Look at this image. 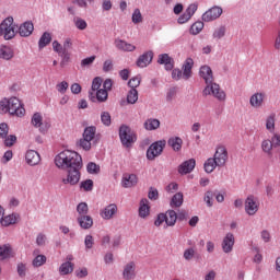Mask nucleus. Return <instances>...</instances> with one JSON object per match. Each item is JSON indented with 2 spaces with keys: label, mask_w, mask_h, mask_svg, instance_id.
I'll list each match as a JSON object with an SVG mask.
<instances>
[{
  "label": "nucleus",
  "mask_w": 280,
  "mask_h": 280,
  "mask_svg": "<svg viewBox=\"0 0 280 280\" xmlns=\"http://www.w3.org/2000/svg\"><path fill=\"white\" fill-rule=\"evenodd\" d=\"M199 77L205 81L206 88L202 91L203 97L213 95L219 102L226 100V93L220 89V84L214 82L213 70L208 65H203L199 69Z\"/></svg>",
  "instance_id": "nucleus-1"
},
{
  "label": "nucleus",
  "mask_w": 280,
  "mask_h": 280,
  "mask_svg": "<svg viewBox=\"0 0 280 280\" xmlns=\"http://www.w3.org/2000/svg\"><path fill=\"white\" fill-rule=\"evenodd\" d=\"M55 164L58 170L82 168V155L72 150H65L55 158Z\"/></svg>",
  "instance_id": "nucleus-2"
},
{
  "label": "nucleus",
  "mask_w": 280,
  "mask_h": 280,
  "mask_svg": "<svg viewBox=\"0 0 280 280\" xmlns=\"http://www.w3.org/2000/svg\"><path fill=\"white\" fill-rule=\"evenodd\" d=\"M5 113H10L15 117H23L25 115V107H23L18 97L3 98L0 101V115H5Z\"/></svg>",
  "instance_id": "nucleus-3"
},
{
  "label": "nucleus",
  "mask_w": 280,
  "mask_h": 280,
  "mask_svg": "<svg viewBox=\"0 0 280 280\" xmlns=\"http://www.w3.org/2000/svg\"><path fill=\"white\" fill-rule=\"evenodd\" d=\"M66 174L61 177L62 185L67 187H75L82 178V173L78 166H70V168H63Z\"/></svg>",
  "instance_id": "nucleus-4"
},
{
  "label": "nucleus",
  "mask_w": 280,
  "mask_h": 280,
  "mask_svg": "<svg viewBox=\"0 0 280 280\" xmlns=\"http://www.w3.org/2000/svg\"><path fill=\"white\" fill-rule=\"evenodd\" d=\"M118 135L120 143L124 145V148H132V144L137 141V135L127 125H121L119 127Z\"/></svg>",
  "instance_id": "nucleus-5"
},
{
  "label": "nucleus",
  "mask_w": 280,
  "mask_h": 280,
  "mask_svg": "<svg viewBox=\"0 0 280 280\" xmlns=\"http://www.w3.org/2000/svg\"><path fill=\"white\" fill-rule=\"evenodd\" d=\"M0 36H3L4 40H12V38L16 36V25H14V18L9 16L1 22Z\"/></svg>",
  "instance_id": "nucleus-6"
},
{
  "label": "nucleus",
  "mask_w": 280,
  "mask_h": 280,
  "mask_svg": "<svg viewBox=\"0 0 280 280\" xmlns=\"http://www.w3.org/2000/svg\"><path fill=\"white\" fill-rule=\"evenodd\" d=\"M165 140H159L156 142H153L147 150L148 161H154L156 156H161V154H163V150H165Z\"/></svg>",
  "instance_id": "nucleus-7"
},
{
  "label": "nucleus",
  "mask_w": 280,
  "mask_h": 280,
  "mask_svg": "<svg viewBox=\"0 0 280 280\" xmlns=\"http://www.w3.org/2000/svg\"><path fill=\"white\" fill-rule=\"evenodd\" d=\"M213 159L215 160L218 167H224V165H226V161H229V151H226V147H217Z\"/></svg>",
  "instance_id": "nucleus-8"
},
{
  "label": "nucleus",
  "mask_w": 280,
  "mask_h": 280,
  "mask_svg": "<svg viewBox=\"0 0 280 280\" xmlns=\"http://www.w3.org/2000/svg\"><path fill=\"white\" fill-rule=\"evenodd\" d=\"M31 124L34 126V128H39V132L45 135L47 130H49V125L47 122L43 121V115L40 113L33 114L31 118Z\"/></svg>",
  "instance_id": "nucleus-9"
},
{
  "label": "nucleus",
  "mask_w": 280,
  "mask_h": 280,
  "mask_svg": "<svg viewBox=\"0 0 280 280\" xmlns=\"http://www.w3.org/2000/svg\"><path fill=\"white\" fill-rule=\"evenodd\" d=\"M220 16H222V8L212 7L202 14L201 19L205 23H211V21H215V19H220Z\"/></svg>",
  "instance_id": "nucleus-10"
},
{
  "label": "nucleus",
  "mask_w": 280,
  "mask_h": 280,
  "mask_svg": "<svg viewBox=\"0 0 280 280\" xmlns=\"http://www.w3.org/2000/svg\"><path fill=\"white\" fill-rule=\"evenodd\" d=\"M233 246H235V235L229 232L223 237V241L221 243V248L223 253L229 254V253H233Z\"/></svg>",
  "instance_id": "nucleus-11"
},
{
  "label": "nucleus",
  "mask_w": 280,
  "mask_h": 280,
  "mask_svg": "<svg viewBox=\"0 0 280 280\" xmlns=\"http://www.w3.org/2000/svg\"><path fill=\"white\" fill-rule=\"evenodd\" d=\"M139 183V177L136 174L125 173L121 178V187L125 189H130L137 187Z\"/></svg>",
  "instance_id": "nucleus-12"
},
{
  "label": "nucleus",
  "mask_w": 280,
  "mask_h": 280,
  "mask_svg": "<svg viewBox=\"0 0 280 280\" xmlns=\"http://www.w3.org/2000/svg\"><path fill=\"white\" fill-rule=\"evenodd\" d=\"M259 211V206L255 200V196L249 195L245 200V212L247 215H255Z\"/></svg>",
  "instance_id": "nucleus-13"
},
{
  "label": "nucleus",
  "mask_w": 280,
  "mask_h": 280,
  "mask_svg": "<svg viewBox=\"0 0 280 280\" xmlns=\"http://www.w3.org/2000/svg\"><path fill=\"white\" fill-rule=\"evenodd\" d=\"M153 58L154 52L152 50L145 51L137 59L136 65L140 69H145V67L152 63Z\"/></svg>",
  "instance_id": "nucleus-14"
},
{
  "label": "nucleus",
  "mask_w": 280,
  "mask_h": 280,
  "mask_svg": "<svg viewBox=\"0 0 280 280\" xmlns=\"http://www.w3.org/2000/svg\"><path fill=\"white\" fill-rule=\"evenodd\" d=\"M137 277V265L135 261H129L127 265H125L122 270V279L125 280H132Z\"/></svg>",
  "instance_id": "nucleus-15"
},
{
  "label": "nucleus",
  "mask_w": 280,
  "mask_h": 280,
  "mask_svg": "<svg viewBox=\"0 0 280 280\" xmlns=\"http://www.w3.org/2000/svg\"><path fill=\"white\" fill-rule=\"evenodd\" d=\"M194 170H196V159L186 160L178 166V173L182 175L191 174Z\"/></svg>",
  "instance_id": "nucleus-16"
},
{
  "label": "nucleus",
  "mask_w": 280,
  "mask_h": 280,
  "mask_svg": "<svg viewBox=\"0 0 280 280\" xmlns=\"http://www.w3.org/2000/svg\"><path fill=\"white\" fill-rule=\"evenodd\" d=\"M191 69H194V59L191 57H188V58H186V60L184 61V63L182 66V72H183L184 80H189V78H191V75H192Z\"/></svg>",
  "instance_id": "nucleus-17"
},
{
  "label": "nucleus",
  "mask_w": 280,
  "mask_h": 280,
  "mask_svg": "<svg viewBox=\"0 0 280 280\" xmlns=\"http://www.w3.org/2000/svg\"><path fill=\"white\" fill-rule=\"evenodd\" d=\"M18 32L20 36H22V38H27V36H32V33L34 32V23H32L31 21L22 23L19 26Z\"/></svg>",
  "instance_id": "nucleus-18"
},
{
  "label": "nucleus",
  "mask_w": 280,
  "mask_h": 280,
  "mask_svg": "<svg viewBox=\"0 0 280 280\" xmlns=\"http://www.w3.org/2000/svg\"><path fill=\"white\" fill-rule=\"evenodd\" d=\"M158 63L164 65L166 71L174 69V59L168 54H161L158 57Z\"/></svg>",
  "instance_id": "nucleus-19"
},
{
  "label": "nucleus",
  "mask_w": 280,
  "mask_h": 280,
  "mask_svg": "<svg viewBox=\"0 0 280 280\" xmlns=\"http://www.w3.org/2000/svg\"><path fill=\"white\" fill-rule=\"evenodd\" d=\"M89 100H91V102H95V100H97V102H106V100H108V91L101 89L98 91L95 92H89Z\"/></svg>",
  "instance_id": "nucleus-20"
},
{
  "label": "nucleus",
  "mask_w": 280,
  "mask_h": 280,
  "mask_svg": "<svg viewBox=\"0 0 280 280\" xmlns=\"http://www.w3.org/2000/svg\"><path fill=\"white\" fill-rule=\"evenodd\" d=\"M266 97L265 93H255L249 98V104L253 108H261L264 106V98Z\"/></svg>",
  "instance_id": "nucleus-21"
},
{
  "label": "nucleus",
  "mask_w": 280,
  "mask_h": 280,
  "mask_svg": "<svg viewBox=\"0 0 280 280\" xmlns=\"http://www.w3.org/2000/svg\"><path fill=\"white\" fill-rule=\"evenodd\" d=\"M27 165L34 166L40 163V154L35 150H28L25 154Z\"/></svg>",
  "instance_id": "nucleus-22"
},
{
  "label": "nucleus",
  "mask_w": 280,
  "mask_h": 280,
  "mask_svg": "<svg viewBox=\"0 0 280 280\" xmlns=\"http://www.w3.org/2000/svg\"><path fill=\"white\" fill-rule=\"evenodd\" d=\"M114 44L119 51H135V49H137V46L124 39H115Z\"/></svg>",
  "instance_id": "nucleus-23"
},
{
  "label": "nucleus",
  "mask_w": 280,
  "mask_h": 280,
  "mask_svg": "<svg viewBox=\"0 0 280 280\" xmlns=\"http://www.w3.org/2000/svg\"><path fill=\"white\" fill-rule=\"evenodd\" d=\"M77 222L85 231L93 226V218L91 215H79Z\"/></svg>",
  "instance_id": "nucleus-24"
},
{
  "label": "nucleus",
  "mask_w": 280,
  "mask_h": 280,
  "mask_svg": "<svg viewBox=\"0 0 280 280\" xmlns=\"http://www.w3.org/2000/svg\"><path fill=\"white\" fill-rule=\"evenodd\" d=\"M115 213H117V205L110 203L103 209L101 215L104 220H110Z\"/></svg>",
  "instance_id": "nucleus-25"
},
{
  "label": "nucleus",
  "mask_w": 280,
  "mask_h": 280,
  "mask_svg": "<svg viewBox=\"0 0 280 280\" xmlns=\"http://www.w3.org/2000/svg\"><path fill=\"white\" fill-rule=\"evenodd\" d=\"M0 58L2 60H12L14 58V49L10 46H0Z\"/></svg>",
  "instance_id": "nucleus-26"
},
{
  "label": "nucleus",
  "mask_w": 280,
  "mask_h": 280,
  "mask_svg": "<svg viewBox=\"0 0 280 280\" xmlns=\"http://www.w3.org/2000/svg\"><path fill=\"white\" fill-rule=\"evenodd\" d=\"M150 215V201L144 198L140 201L139 218H148Z\"/></svg>",
  "instance_id": "nucleus-27"
},
{
  "label": "nucleus",
  "mask_w": 280,
  "mask_h": 280,
  "mask_svg": "<svg viewBox=\"0 0 280 280\" xmlns=\"http://www.w3.org/2000/svg\"><path fill=\"white\" fill-rule=\"evenodd\" d=\"M12 257V246L10 244L0 245V261H5Z\"/></svg>",
  "instance_id": "nucleus-28"
},
{
  "label": "nucleus",
  "mask_w": 280,
  "mask_h": 280,
  "mask_svg": "<svg viewBox=\"0 0 280 280\" xmlns=\"http://www.w3.org/2000/svg\"><path fill=\"white\" fill-rule=\"evenodd\" d=\"M167 144L174 152H180L183 148V139L180 137H172L168 139Z\"/></svg>",
  "instance_id": "nucleus-29"
},
{
  "label": "nucleus",
  "mask_w": 280,
  "mask_h": 280,
  "mask_svg": "<svg viewBox=\"0 0 280 280\" xmlns=\"http://www.w3.org/2000/svg\"><path fill=\"white\" fill-rule=\"evenodd\" d=\"M143 126L145 130H156L161 127V121L156 118H149L144 121Z\"/></svg>",
  "instance_id": "nucleus-30"
},
{
  "label": "nucleus",
  "mask_w": 280,
  "mask_h": 280,
  "mask_svg": "<svg viewBox=\"0 0 280 280\" xmlns=\"http://www.w3.org/2000/svg\"><path fill=\"white\" fill-rule=\"evenodd\" d=\"M217 167H218V162L214 160V158H209L203 163V170L207 174H211Z\"/></svg>",
  "instance_id": "nucleus-31"
},
{
  "label": "nucleus",
  "mask_w": 280,
  "mask_h": 280,
  "mask_svg": "<svg viewBox=\"0 0 280 280\" xmlns=\"http://www.w3.org/2000/svg\"><path fill=\"white\" fill-rule=\"evenodd\" d=\"M74 265L73 262H62L59 267V275L65 276V275H71L73 272Z\"/></svg>",
  "instance_id": "nucleus-32"
},
{
  "label": "nucleus",
  "mask_w": 280,
  "mask_h": 280,
  "mask_svg": "<svg viewBox=\"0 0 280 280\" xmlns=\"http://www.w3.org/2000/svg\"><path fill=\"white\" fill-rule=\"evenodd\" d=\"M49 43H51V33H49V32L43 33V35L40 36V38L38 40L39 49H45V47H47V45H49Z\"/></svg>",
  "instance_id": "nucleus-33"
},
{
  "label": "nucleus",
  "mask_w": 280,
  "mask_h": 280,
  "mask_svg": "<svg viewBox=\"0 0 280 280\" xmlns=\"http://www.w3.org/2000/svg\"><path fill=\"white\" fill-rule=\"evenodd\" d=\"M164 215H166V226H174L176 224V220H178L176 211L168 210Z\"/></svg>",
  "instance_id": "nucleus-34"
},
{
  "label": "nucleus",
  "mask_w": 280,
  "mask_h": 280,
  "mask_svg": "<svg viewBox=\"0 0 280 280\" xmlns=\"http://www.w3.org/2000/svg\"><path fill=\"white\" fill-rule=\"evenodd\" d=\"M139 101V91L130 89L127 93V104H137Z\"/></svg>",
  "instance_id": "nucleus-35"
},
{
  "label": "nucleus",
  "mask_w": 280,
  "mask_h": 280,
  "mask_svg": "<svg viewBox=\"0 0 280 280\" xmlns=\"http://www.w3.org/2000/svg\"><path fill=\"white\" fill-rule=\"evenodd\" d=\"M96 132H97V128L95 126L86 127L83 131V139L93 141V139H95Z\"/></svg>",
  "instance_id": "nucleus-36"
},
{
  "label": "nucleus",
  "mask_w": 280,
  "mask_h": 280,
  "mask_svg": "<svg viewBox=\"0 0 280 280\" xmlns=\"http://www.w3.org/2000/svg\"><path fill=\"white\" fill-rule=\"evenodd\" d=\"M224 36H226V26L225 25H221V26L217 27L212 34V38L214 40H220V39L224 38Z\"/></svg>",
  "instance_id": "nucleus-37"
},
{
  "label": "nucleus",
  "mask_w": 280,
  "mask_h": 280,
  "mask_svg": "<svg viewBox=\"0 0 280 280\" xmlns=\"http://www.w3.org/2000/svg\"><path fill=\"white\" fill-rule=\"evenodd\" d=\"M202 30H205V23L200 21L195 22L190 27V34H192V36H198V34H200Z\"/></svg>",
  "instance_id": "nucleus-38"
},
{
  "label": "nucleus",
  "mask_w": 280,
  "mask_h": 280,
  "mask_svg": "<svg viewBox=\"0 0 280 280\" xmlns=\"http://www.w3.org/2000/svg\"><path fill=\"white\" fill-rule=\"evenodd\" d=\"M2 226H10L12 224H16V214H9L2 218L0 222Z\"/></svg>",
  "instance_id": "nucleus-39"
},
{
  "label": "nucleus",
  "mask_w": 280,
  "mask_h": 280,
  "mask_svg": "<svg viewBox=\"0 0 280 280\" xmlns=\"http://www.w3.org/2000/svg\"><path fill=\"white\" fill-rule=\"evenodd\" d=\"M171 207H183V192H176L172 197Z\"/></svg>",
  "instance_id": "nucleus-40"
},
{
  "label": "nucleus",
  "mask_w": 280,
  "mask_h": 280,
  "mask_svg": "<svg viewBox=\"0 0 280 280\" xmlns=\"http://www.w3.org/2000/svg\"><path fill=\"white\" fill-rule=\"evenodd\" d=\"M45 264H47V256H45V255H37L33 259L34 268H40V266H45Z\"/></svg>",
  "instance_id": "nucleus-41"
},
{
  "label": "nucleus",
  "mask_w": 280,
  "mask_h": 280,
  "mask_svg": "<svg viewBox=\"0 0 280 280\" xmlns=\"http://www.w3.org/2000/svg\"><path fill=\"white\" fill-rule=\"evenodd\" d=\"M73 23H74L77 30L84 31V30H86V27H89V24L84 21V19H82L80 16H75L73 19Z\"/></svg>",
  "instance_id": "nucleus-42"
},
{
  "label": "nucleus",
  "mask_w": 280,
  "mask_h": 280,
  "mask_svg": "<svg viewBox=\"0 0 280 280\" xmlns=\"http://www.w3.org/2000/svg\"><path fill=\"white\" fill-rule=\"evenodd\" d=\"M272 142H270V139L262 140L261 142V150L265 152V154H272Z\"/></svg>",
  "instance_id": "nucleus-43"
},
{
  "label": "nucleus",
  "mask_w": 280,
  "mask_h": 280,
  "mask_svg": "<svg viewBox=\"0 0 280 280\" xmlns=\"http://www.w3.org/2000/svg\"><path fill=\"white\" fill-rule=\"evenodd\" d=\"M86 172L88 174H100V165H97L95 162H90L86 165Z\"/></svg>",
  "instance_id": "nucleus-44"
},
{
  "label": "nucleus",
  "mask_w": 280,
  "mask_h": 280,
  "mask_svg": "<svg viewBox=\"0 0 280 280\" xmlns=\"http://www.w3.org/2000/svg\"><path fill=\"white\" fill-rule=\"evenodd\" d=\"M178 94V86L170 88L166 93V102H173Z\"/></svg>",
  "instance_id": "nucleus-45"
},
{
  "label": "nucleus",
  "mask_w": 280,
  "mask_h": 280,
  "mask_svg": "<svg viewBox=\"0 0 280 280\" xmlns=\"http://www.w3.org/2000/svg\"><path fill=\"white\" fill-rule=\"evenodd\" d=\"M131 20H132V23H135V25L142 23L143 16L141 15V10L135 9Z\"/></svg>",
  "instance_id": "nucleus-46"
},
{
  "label": "nucleus",
  "mask_w": 280,
  "mask_h": 280,
  "mask_svg": "<svg viewBox=\"0 0 280 280\" xmlns=\"http://www.w3.org/2000/svg\"><path fill=\"white\" fill-rule=\"evenodd\" d=\"M80 188L84 191H93V179H85L80 183Z\"/></svg>",
  "instance_id": "nucleus-47"
},
{
  "label": "nucleus",
  "mask_w": 280,
  "mask_h": 280,
  "mask_svg": "<svg viewBox=\"0 0 280 280\" xmlns=\"http://www.w3.org/2000/svg\"><path fill=\"white\" fill-rule=\"evenodd\" d=\"M91 141L86 138H82L79 140L78 145L79 148H82V150H85L86 152H89V150H91Z\"/></svg>",
  "instance_id": "nucleus-48"
},
{
  "label": "nucleus",
  "mask_w": 280,
  "mask_h": 280,
  "mask_svg": "<svg viewBox=\"0 0 280 280\" xmlns=\"http://www.w3.org/2000/svg\"><path fill=\"white\" fill-rule=\"evenodd\" d=\"M77 212L79 215H86L89 213V205L86 202H80L77 206Z\"/></svg>",
  "instance_id": "nucleus-49"
},
{
  "label": "nucleus",
  "mask_w": 280,
  "mask_h": 280,
  "mask_svg": "<svg viewBox=\"0 0 280 280\" xmlns=\"http://www.w3.org/2000/svg\"><path fill=\"white\" fill-rule=\"evenodd\" d=\"M213 196H215V194L211 190H208L205 194L203 200H205L207 207H213Z\"/></svg>",
  "instance_id": "nucleus-50"
},
{
  "label": "nucleus",
  "mask_w": 280,
  "mask_h": 280,
  "mask_svg": "<svg viewBox=\"0 0 280 280\" xmlns=\"http://www.w3.org/2000/svg\"><path fill=\"white\" fill-rule=\"evenodd\" d=\"M194 257H196V249H194L192 247H189L184 250V259L186 261H191V259H194Z\"/></svg>",
  "instance_id": "nucleus-51"
},
{
  "label": "nucleus",
  "mask_w": 280,
  "mask_h": 280,
  "mask_svg": "<svg viewBox=\"0 0 280 280\" xmlns=\"http://www.w3.org/2000/svg\"><path fill=\"white\" fill-rule=\"evenodd\" d=\"M266 128L269 130V132H275V114L267 117Z\"/></svg>",
  "instance_id": "nucleus-52"
},
{
  "label": "nucleus",
  "mask_w": 280,
  "mask_h": 280,
  "mask_svg": "<svg viewBox=\"0 0 280 280\" xmlns=\"http://www.w3.org/2000/svg\"><path fill=\"white\" fill-rule=\"evenodd\" d=\"M101 121H102L103 126H107V127L110 126V124H112L110 113L103 112L101 114Z\"/></svg>",
  "instance_id": "nucleus-53"
},
{
  "label": "nucleus",
  "mask_w": 280,
  "mask_h": 280,
  "mask_svg": "<svg viewBox=\"0 0 280 280\" xmlns=\"http://www.w3.org/2000/svg\"><path fill=\"white\" fill-rule=\"evenodd\" d=\"M52 49L54 51H56V54H58V56H61L62 54L66 52L65 46L59 44L58 40L52 42Z\"/></svg>",
  "instance_id": "nucleus-54"
},
{
  "label": "nucleus",
  "mask_w": 280,
  "mask_h": 280,
  "mask_svg": "<svg viewBox=\"0 0 280 280\" xmlns=\"http://www.w3.org/2000/svg\"><path fill=\"white\" fill-rule=\"evenodd\" d=\"M4 139V145L5 148H12L14 143H16V137L14 135L7 136Z\"/></svg>",
  "instance_id": "nucleus-55"
},
{
  "label": "nucleus",
  "mask_w": 280,
  "mask_h": 280,
  "mask_svg": "<svg viewBox=\"0 0 280 280\" xmlns=\"http://www.w3.org/2000/svg\"><path fill=\"white\" fill-rule=\"evenodd\" d=\"M100 86H102V78L96 77L92 81V91H90V93H95V91H100Z\"/></svg>",
  "instance_id": "nucleus-56"
},
{
  "label": "nucleus",
  "mask_w": 280,
  "mask_h": 280,
  "mask_svg": "<svg viewBox=\"0 0 280 280\" xmlns=\"http://www.w3.org/2000/svg\"><path fill=\"white\" fill-rule=\"evenodd\" d=\"M8 132H10V127L5 122L0 124V139H5L8 137Z\"/></svg>",
  "instance_id": "nucleus-57"
},
{
  "label": "nucleus",
  "mask_w": 280,
  "mask_h": 280,
  "mask_svg": "<svg viewBox=\"0 0 280 280\" xmlns=\"http://www.w3.org/2000/svg\"><path fill=\"white\" fill-rule=\"evenodd\" d=\"M141 84V77H133L128 81L130 89H137Z\"/></svg>",
  "instance_id": "nucleus-58"
},
{
  "label": "nucleus",
  "mask_w": 280,
  "mask_h": 280,
  "mask_svg": "<svg viewBox=\"0 0 280 280\" xmlns=\"http://www.w3.org/2000/svg\"><path fill=\"white\" fill-rule=\"evenodd\" d=\"M197 11H198V3H191L186 9L185 13L191 19V16H194V14H196Z\"/></svg>",
  "instance_id": "nucleus-59"
},
{
  "label": "nucleus",
  "mask_w": 280,
  "mask_h": 280,
  "mask_svg": "<svg viewBox=\"0 0 280 280\" xmlns=\"http://www.w3.org/2000/svg\"><path fill=\"white\" fill-rule=\"evenodd\" d=\"M68 89H69V83L67 81H62L61 83L57 84V91L58 93H61V95H65Z\"/></svg>",
  "instance_id": "nucleus-60"
},
{
  "label": "nucleus",
  "mask_w": 280,
  "mask_h": 280,
  "mask_svg": "<svg viewBox=\"0 0 280 280\" xmlns=\"http://www.w3.org/2000/svg\"><path fill=\"white\" fill-rule=\"evenodd\" d=\"M85 248L86 250H91L93 248V245L95 244V241L93 240V235H86L84 240Z\"/></svg>",
  "instance_id": "nucleus-61"
},
{
  "label": "nucleus",
  "mask_w": 280,
  "mask_h": 280,
  "mask_svg": "<svg viewBox=\"0 0 280 280\" xmlns=\"http://www.w3.org/2000/svg\"><path fill=\"white\" fill-rule=\"evenodd\" d=\"M172 78L173 80H176V82H178V80L183 78V70H180V68L172 69Z\"/></svg>",
  "instance_id": "nucleus-62"
},
{
  "label": "nucleus",
  "mask_w": 280,
  "mask_h": 280,
  "mask_svg": "<svg viewBox=\"0 0 280 280\" xmlns=\"http://www.w3.org/2000/svg\"><path fill=\"white\" fill-rule=\"evenodd\" d=\"M148 198L149 200H159V190L150 187Z\"/></svg>",
  "instance_id": "nucleus-63"
},
{
  "label": "nucleus",
  "mask_w": 280,
  "mask_h": 280,
  "mask_svg": "<svg viewBox=\"0 0 280 280\" xmlns=\"http://www.w3.org/2000/svg\"><path fill=\"white\" fill-rule=\"evenodd\" d=\"M271 145L272 148H280V135L279 133H273L271 137Z\"/></svg>",
  "instance_id": "nucleus-64"
}]
</instances>
